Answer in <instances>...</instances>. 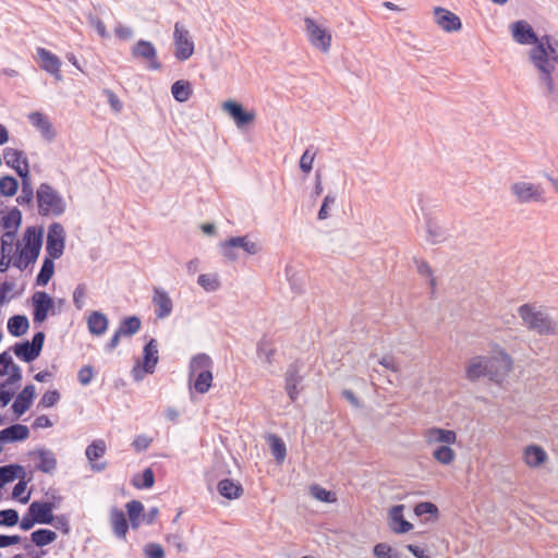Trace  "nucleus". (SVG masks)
<instances>
[{"label":"nucleus","instance_id":"obj_52","mask_svg":"<svg viewBox=\"0 0 558 558\" xmlns=\"http://www.w3.org/2000/svg\"><path fill=\"white\" fill-rule=\"evenodd\" d=\"M429 434L436 436V440L441 445H452L457 441V434L454 430L434 427L429 429Z\"/></svg>","mask_w":558,"mask_h":558},{"label":"nucleus","instance_id":"obj_28","mask_svg":"<svg viewBox=\"0 0 558 558\" xmlns=\"http://www.w3.org/2000/svg\"><path fill=\"white\" fill-rule=\"evenodd\" d=\"M217 489L220 496L229 500L238 499L244 494L242 484L232 478L220 480Z\"/></svg>","mask_w":558,"mask_h":558},{"label":"nucleus","instance_id":"obj_27","mask_svg":"<svg viewBox=\"0 0 558 558\" xmlns=\"http://www.w3.org/2000/svg\"><path fill=\"white\" fill-rule=\"evenodd\" d=\"M485 355H476L470 359L465 366V377L470 381H477L482 377H487L485 366Z\"/></svg>","mask_w":558,"mask_h":558},{"label":"nucleus","instance_id":"obj_4","mask_svg":"<svg viewBox=\"0 0 558 558\" xmlns=\"http://www.w3.org/2000/svg\"><path fill=\"white\" fill-rule=\"evenodd\" d=\"M485 361L487 378L495 384L502 383L513 367L512 357L502 348L494 351L493 355L485 356Z\"/></svg>","mask_w":558,"mask_h":558},{"label":"nucleus","instance_id":"obj_11","mask_svg":"<svg viewBox=\"0 0 558 558\" xmlns=\"http://www.w3.org/2000/svg\"><path fill=\"white\" fill-rule=\"evenodd\" d=\"M131 54L136 60L147 61L149 70H160L162 68L157 57V49L151 41L140 39L132 47Z\"/></svg>","mask_w":558,"mask_h":558},{"label":"nucleus","instance_id":"obj_16","mask_svg":"<svg viewBox=\"0 0 558 558\" xmlns=\"http://www.w3.org/2000/svg\"><path fill=\"white\" fill-rule=\"evenodd\" d=\"M404 508L405 506L400 504L392 506L389 510V527L396 534H405L413 529V524L403 515Z\"/></svg>","mask_w":558,"mask_h":558},{"label":"nucleus","instance_id":"obj_26","mask_svg":"<svg viewBox=\"0 0 558 558\" xmlns=\"http://www.w3.org/2000/svg\"><path fill=\"white\" fill-rule=\"evenodd\" d=\"M28 437L29 428L23 424H13L0 430V438L4 444L23 441Z\"/></svg>","mask_w":558,"mask_h":558},{"label":"nucleus","instance_id":"obj_31","mask_svg":"<svg viewBox=\"0 0 558 558\" xmlns=\"http://www.w3.org/2000/svg\"><path fill=\"white\" fill-rule=\"evenodd\" d=\"M109 326L108 317L98 311H94L87 318V327L92 335L101 336L104 335Z\"/></svg>","mask_w":558,"mask_h":558},{"label":"nucleus","instance_id":"obj_14","mask_svg":"<svg viewBox=\"0 0 558 558\" xmlns=\"http://www.w3.org/2000/svg\"><path fill=\"white\" fill-rule=\"evenodd\" d=\"M28 509L37 524L48 525L51 524L52 520L54 519V501L34 500L29 505Z\"/></svg>","mask_w":558,"mask_h":558},{"label":"nucleus","instance_id":"obj_61","mask_svg":"<svg viewBox=\"0 0 558 558\" xmlns=\"http://www.w3.org/2000/svg\"><path fill=\"white\" fill-rule=\"evenodd\" d=\"M126 518L142 517L144 512V505L136 499H133L125 505Z\"/></svg>","mask_w":558,"mask_h":558},{"label":"nucleus","instance_id":"obj_34","mask_svg":"<svg viewBox=\"0 0 558 558\" xmlns=\"http://www.w3.org/2000/svg\"><path fill=\"white\" fill-rule=\"evenodd\" d=\"M11 350L17 359L26 363H32L40 355V353L32 347L28 340L16 342L11 347Z\"/></svg>","mask_w":558,"mask_h":558},{"label":"nucleus","instance_id":"obj_24","mask_svg":"<svg viewBox=\"0 0 558 558\" xmlns=\"http://www.w3.org/2000/svg\"><path fill=\"white\" fill-rule=\"evenodd\" d=\"M110 523L113 534L120 539H125L129 532V521L123 510L112 507L110 509Z\"/></svg>","mask_w":558,"mask_h":558},{"label":"nucleus","instance_id":"obj_58","mask_svg":"<svg viewBox=\"0 0 558 558\" xmlns=\"http://www.w3.org/2000/svg\"><path fill=\"white\" fill-rule=\"evenodd\" d=\"M413 262L416 265V269L420 275L430 277L429 283L434 289L436 287V280L433 277V270L429 264L426 260L416 257L413 258Z\"/></svg>","mask_w":558,"mask_h":558},{"label":"nucleus","instance_id":"obj_18","mask_svg":"<svg viewBox=\"0 0 558 558\" xmlns=\"http://www.w3.org/2000/svg\"><path fill=\"white\" fill-rule=\"evenodd\" d=\"M435 22L447 33L458 32L462 28V22L458 15L441 7L434 9Z\"/></svg>","mask_w":558,"mask_h":558},{"label":"nucleus","instance_id":"obj_5","mask_svg":"<svg viewBox=\"0 0 558 558\" xmlns=\"http://www.w3.org/2000/svg\"><path fill=\"white\" fill-rule=\"evenodd\" d=\"M23 241L25 243L23 254L28 258V263H36L44 242V227H27L24 232Z\"/></svg>","mask_w":558,"mask_h":558},{"label":"nucleus","instance_id":"obj_13","mask_svg":"<svg viewBox=\"0 0 558 558\" xmlns=\"http://www.w3.org/2000/svg\"><path fill=\"white\" fill-rule=\"evenodd\" d=\"M302 368L303 364L299 361H294L288 365L284 374V389L291 402L296 401L301 391V388L299 387L304 379L303 375L301 374Z\"/></svg>","mask_w":558,"mask_h":558},{"label":"nucleus","instance_id":"obj_19","mask_svg":"<svg viewBox=\"0 0 558 558\" xmlns=\"http://www.w3.org/2000/svg\"><path fill=\"white\" fill-rule=\"evenodd\" d=\"M27 118L31 124L39 131L46 141L52 142L56 138V130L47 116L39 111H34L31 112Z\"/></svg>","mask_w":558,"mask_h":558},{"label":"nucleus","instance_id":"obj_53","mask_svg":"<svg viewBox=\"0 0 558 558\" xmlns=\"http://www.w3.org/2000/svg\"><path fill=\"white\" fill-rule=\"evenodd\" d=\"M106 452V444L104 440L98 439L94 440L90 445L87 446L85 454L87 459L93 462L102 457Z\"/></svg>","mask_w":558,"mask_h":558},{"label":"nucleus","instance_id":"obj_44","mask_svg":"<svg viewBox=\"0 0 558 558\" xmlns=\"http://www.w3.org/2000/svg\"><path fill=\"white\" fill-rule=\"evenodd\" d=\"M155 484V473L151 468H146L142 473H137L132 478V485L137 489H148Z\"/></svg>","mask_w":558,"mask_h":558},{"label":"nucleus","instance_id":"obj_43","mask_svg":"<svg viewBox=\"0 0 558 558\" xmlns=\"http://www.w3.org/2000/svg\"><path fill=\"white\" fill-rule=\"evenodd\" d=\"M229 245L235 248H241L248 255H256L259 252V246L256 242L248 239V235L231 236L229 238Z\"/></svg>","mask_w":558,"mask_h":558},{"label":"nucleus","instance_id":"obj_6","mask_svg":"<svg viewBox=\"0 0 558 558\" xmlns=\"http://www.w3.org/2000/svg\"><path fill=\"white\" fill-rule=\"evenodd\" d=\"M159 361L158 342L155 338H150L143 348L142 369L135 366L132 371L135 380H141L144 374H153Z\"/></svg>","mask_w":558,"mask_h":558},{"label":"nucleus","instance_id":"obj_46","mask_svg":"<svg viewBox=\"0 0 558 558\" xmlns=\"http://www.w3.org/2000/svg\"><path fill=\"white\" fill-rule=\"evenodd\" d=\"M19 181L10 174L0 178V194L5 197L14 196L19 191Z\"/></svg>","mask_w":558,"mask_h":558},{"label":"nucleus","instance_id":"obj_3","mask_svg":"<svg viewBox=\"0 0 558 558\" xmlns=\"http://www.w3.org/2000/svg\"><path fill=\"white\" fill-rule=\"evenodd\" d=\"M38 213L40 216L59 217L64 214L66 204L63 197L48 183H41L36 192Z\"/></svg>","mask_w":558,"mask_h":558},{"label":"nucleus","instance_id":"obj_55","mask_svg":"<svg viewBox=\"0 0 558 558\" xmlns=\"http://www.w3.org/2000/svg\"><path fill=\"white\" fill-rule=\"evenodd\" d=\"M19 523V512L15 509L0 510V525L12 527Z\"/></svg>","mask_w":558,"mask_h":558},{"label":"nucleus","instance_id":"obj_23","mask_svg":"<svg viewBox=\"0 0 558 558\" xmlns=\"http://www.w3.org/2000/svg\"><path fill=\"white\" fill-rule=\"evenodd\" d=\"M31 454L37 456L39 460L35 465L36 470L46 474H52L56 471L58 461L56 454L50 449L37 448Z\"/></svg>","mask_w":558,"mask_h":558},{"label":"nucleus","instance_id":"obj_20","mask_svg":"<svg viewBox=\"0 0 558 558\" xmlns=\"http://www.w3.org/2000/svg\"><path fill=\"white\" fill-rule=\"evenodd\" d=\"M153 304L155 305V315L159 319H163L172 313V300L161 288H154Z\"/></svg>","mask_w":558,"mask_h":558},{"label":"nucleus","instance_id":"obj_59","mask_svg":"<svg viewBox=\"0 0 558 558\" xmlns=\"http://www.w3.org/2000/svg\"><path fill=\"white\" fill-rule=\"evenodd\" d=\"M143 553L146 558H166V551L158 543H147L144 546Z\"/></svg>","mask_w":558,"mask_h":558},{"label":"nucleus","instance_id":"obj_29","mask_svg":"<svg viewBox=\"0 0 558 558\" xmlns=\"http://www.w3.org/2000/svg\"><path fill=\"white\" fill-rule=\"evenodd\" d=\"M524 462L532 468H538L548 459L547 452L539 445H529L523 451Z\"/></svg>","mask_w":558,"mask_h":558},{"label":"nucleus","instance_id":"obj_17","mask_svg":"<svg viewBox=\"0 0 558 558\" xmlns=\"http://www.w3.org/2000/svg\"><path fill=\"white\" fill-rule=\"evenodd\" d=\"M510 28L513 39L520 45L534 46L537 41V34L526 21H515L511 24Z\"/></svg>","mask_w":558,"mask_h":558},{"label":"nucleus","instance_id":"obj_21","mask_svg":"<svg viewBox=\"0 0 558 558\" xmlns=\"http://www.w3.org/2000/svg\"><path fill=\"white\" fill-rule=\"evenodd\" d=\"M37 54L40 59V68L51 74L57 81H61V60L59 57L45 48H38Z\"/></svg>","mask_w":558,"mask_h":558},{"label":"nucleus","instance_id":"obj_33","mask_svg":"<svg viewBox=\"0 0 558 558\" xmlns=\"http://www.w3.org/2000/svg\"><path fill=\"white\" fill-rule=\"evenodd\" d=\"M214 362L211 357L206 353H197L194 355L189 365V378L190 380L198 374L199 372H205L206 369L211 371Z\"/></svg>","mask_w":558,"mask_h":558},{"label":"nucleus","instance_id":"obj_35","mask_svg":"<svg viewBox=\"0 0 558 558\" xmlns=\"http://www.w3.org/2000/svg\"><path fill=\"white\" fill-rule=\"evenodd\" d=\"M29 328V320L26 315H13L8 320V331L13 337L24 336Z\"/></svg>","mask_w":558,"mask_h":558},{"label":"nucleus","instance_id":"obj_36","mask_svg":"<svg viewBox=\"0 0 558 558\" xmlns=\"http://www.w3.org/2000/svg\"><path fill=\"white\" fill-rule=\"evenodd\" d=\"M25 468L17 463H10L0 466V476H2L3 483L8 484L15 480H22L26 477Z\"/></svg>","mask_w":558,"mask_h":558},{"label":"nucleus","instance_id":"obj_54","mask_svg":"<svg viewBox=\"0 0 558 558\" xmlns=\"http://www.w3.org/2000/svg\"><path fill=\"white\" fill-rule=\"evenodd\" d=\"M373 555L375 558H400V554L387 543L376 544L373 547Z\"/></svg>","mask_w":558,"mask_h":558},{"label":"nucleus","instance_id":"obj_51","mask_svg":"<svg viewBox=\"0 0 558 558\" xmlns=\"http://www.w3.org/2000/svg\"><path fill=\"white\" fill-rule=\"evenodd\" d=\"M414 514L416 517L429 514L433 518V521H436L438 519L439 510L432 501H421L414 506Z\"/></svg>","mask_w":558,"mask_h":558},{"label":"nucleus","instance_id":"obj_40","mask_svg":"<svg viewBox=\"0 0 558 558\" xmlns=\"http://www.w3.org/2000/svg\"><path fill=\"white\" fill-rule=\"evenodd\" d=\"M171 93L178 102H185L192 96V84L185 80H178L171 85Z\"/></svg>","mask_w":558,"mask_h":558},{"label":"nucleus","instance_id":"obj_39","mask_svg":"<svg viewBox=\"0 0 558 558\" xmlns=\"http://www.w3.org/2000/svg\"><path fill=\"white\" fill-rule=\"evenodd\" d=\"M54 259L56 258L50 257V256H45L44 257L40 270H39V272L37 274V277H36V286L45 287V286L48 284L50 279L53 277V275H54Z\"/></svg>","mask_w":558,"mask_h":558},{"label":"nucleus","instance_id":"obj_60","mask_svg":"<svg viewBox=\"0 0 558 558\" xmlns=\"http://www.w3.org/2000/svg\"><path fill=\"white\" fill-rule=\"evenodd\" d=\"M312 149L313 146L306 148L300 159V169L305 173L311 172L313 168V161L316 156V151H312Z\"/></svg>","mask_w":558,"mask_h":558},{"label":"nucleus","instance_id":"obj_22","mask_svg":"<svg viewBox=\"0 0 558 558\" xmlns=\"http://www.w3.org/2000/svg\"><path fill=\"white\" fill-rule=\"evenodd\" d=\"M23 215L17 207L11 208L7 215L0 219V226L5 230L4 236L13 239L22 225Z\"/></svg>","mask_w":558,"mask_h":558},{"label":"nucleus","instance_id":"obj_57","mask_svg":"<svg viewBox=\"0 0 558 558\" xmlns=\"http://www.w3.org/2000/svg\"><path fill=\"white\" fill-rule=\"evenodd\" d=\"M311 494L314 498L323 502H332L336 500L332 492L327 490L317 484L311 486Z\"/></svg>","mask_w":558,"mask_h":558},{"label":"nucleus","instance_id":"obj_15","mask_svg":"<svg viewBox=\"0 0 558 558\" xmlns=\"http://www.w3.org/2000/svg\"><path fill=\"white\" fill-rule=\"evenodd\" d=\"M36 398V387L33 384L26 385L16 396L12 403V411L16 417L27 412Z\"/></svg>","mask_w":558,"mask_h":558},{"label":"nucleus","instance_id":"obj_25","mask_svg":"<svg viewBox=\"0 0 558 558\" xmlns=\"http://www.w3.org/2000/svg\"><path fill=\"white\" fill-rule=\"evenodd\" d=\"M19 177L22 181V191L21 194L16 197V202L19 205H29L34 198V191L31 182L29 174V162L25 160L24 172L19 171Z\"/></svg>","mask_w":558,"mask_h":558},{"label":"nucleus","instance_id":"obj_47","mask_svg":"<svg viewBox=\"0 0 558 558\" xmlns=\"http://www.w3.org/2000/svg\"><path fill=\"white\" fill-rule=\"evenodd\" d=\"M427 240L433 244L444 242L447 239L446 231L432 219L426 221Z\"/></svg>","mask_w":558,"mask_h":558},{"label":"nucleus","instance_id":"obj_45","mask_svg":"<svg viewBox=\"0 0 558 558\" xmlns=\"http://www.w3.org/2000/svg\"><path fill=\"white\" fill-rule=\"evenodd\" d=\"M213 372L209 369L195 374V379L193 384L195 391L202 395L206 393L213 385Z\"/></svg>","mask_w":558,"mask_h":558},{"label":"nucleus","instance_id":"obj_48","mask_svg":"<svg viewBox=\"0 0 558 558\" xmlns=\"http://www.w3.org/2000/svg\"><path fill=\"white\" fill-rule=\"evenodd\" d=\"M433 457L439 463L448 465L454 460L456 452L451 447L446 446V445H440V446L436 447V449L434 450Z\"/></svg>","mask_w":558,"mask_h":558},{"label":"nucleus","instance_id":"obj_8","mask_svg":"<svg viewBox=\"0 0 558 558\" xmlns=\"http://www.w3.org/2000/svg\"><path fill=\"white\" fill-rule=\"evenodd\" d=\"M34 324H43L50 313L54 314L53 299L45 291H36L32 295Z\"/></svg>","mask_w":558,"mask_h":558},{"label":"nucleus","instance_id":"obj_30","mask_svg":"<svg viewBox=\"0 0 558 558\" xmlns=\"http://www.w3.org/2000/svg\"><path fill=\"white\" fill-rule=\"evenodd\" d=\"M3 158L8 167L12 168L16 174L24 172L25 160L28 161L24 151L11 147L3 149Z\"/></svg>","mask_w":558,"mask_h":558},{"label":"nucleus","instance_id":"obj_62","mask_svg":"<svg viewBox=\"0 0 558 558\" xmlns=\"http://www.w3.org/2000/svg\"><path fill=\"white\" fill-rule=\"evenodd\" d=\"M104 94L107 97L108 104L110 105L112 111L120 113L123 109V102L120 100L117 94L109 88L104 89Z\"/></svg>","mask_w":558,"mask_h":558},{"label":"nucleus","instance_id":"obj_56","mask_svg":"<svg viewBox=\"0 0 558 558\" xmlns=\"http://www.w3.org/2000/svg\"><path fill=\"white\" fill-rule=\"evenodd\" d=\"M61 398L60 392L57 389L46 391L39 400L37 408H52Z\"/></svg>","mask_w":558,"mask_h":558},{"label":"nucleus","instance_id":"obj_32","mask_svg":"<svg viewBox=\"0 0 558 558\" xmlns=\"http://www.w3.org/2000/svg\"><path fill=\"white\" fill-rule=\"evenodd\" d=\"M512 193L518 197L520 202L526 203L530 201H537L539 198V193L537 189L526 182H518L511 186Z\"/></svg>","mask_w":558,"mask_h":558},{"label":"nucleus","instance_id":"obj_49","mask_svg":"<svg viewBox=\"0 0 558 558\" xmlns=\"http://www.w3.org/2000/svg\"><path fill=\"white\" fill-rule=\"evenodd\" d=\"M33 480V476L29 475L25 478H22L13 487V490H12V498L14 499H17L21 504H27L29 501V498H31V493L26 494L25 496H23V494L25 493L26 490V486L27 484Z\"/></svg>","mask_w":558,"mask_h":558},{"label":"nucleus","instance_id":"obj_12","mask_svg":"<svg viewBox=\"0 0 558 558\" xmlns=\"http://www.w3.org/2000/svg\"><path fill=\"white\" fill-rule=\"evenodd\" d=\"M304 23L310 43L322 51L327 52L331 45L330 33L326 28L320 27L312 17H305Z\"/></svg>","mask_w":558,"mask_h":558},{"label":"nucleus","instance_id":"obj_64","mask_svg":"<svg viewBox=\"0 0 558 558\" xmlns=\"http://www.w3.org/2000/svg\"><path fill=\"white\" fill-rule=\"evenodd\" d=\"M85 295H86V286L84 283L77 284L73 292V303H74L76 310L81 311L84 307Z\"/></svg>","mask_w":558,"mask_h":558},{"label":"nucleus","instance_id":"obj_63","mask_svg":"<svg viewBox=\"0 0 558 558\" xmlns=\"http://www.w3.org/2000/svg\"><path fill=\"white\" fill-rule=\"evenodd\" d=\"M50 525L60 530L63 534H69L71 532L69 517L66 514L54 515Z\"/></svg>","mask_w":558,"mask_h":558},{"label":"nucleus","instance_id":"obj_10","mask_svg":"<svg viewBox=\"0 0 558 558\" xmlns=\"http://www.w3.org/2000/svg\"><path fill=\"white\" fill-rule=\"evenodd\" d=\"M174 57L180 61H185L194 53V43L190 37V32L180 23H175L174 32Z\"/></svg>","mask_w":558,"mask_h":558},{"label":"nucleus","instance_id":"obj_38","mask_svg":"<svg viewBox=\"0 0 558 558\" xmlns=\"http://www.w3.org/2000/svg\"><path fill=\"white\" fill-rule=\"evenodd\" d=\"M267 441L275 460L278 464H281L287 457V447L283 439L276 434H269Z\"/></svg>","mask_w":558,"mask_h":558},{"label":"nucleus","instance_id":"obj_7","mask_svg":"<svg viewBox=\"0 0 558 558\" xmlns=\"http://www.w3.org/2000/svg\"><path fill=\"white\" fill-rule=\"evenodd\" d=\"M65 246V231L61 223L52 222L48 227L46 241V256L60 258L63 255Z\"/></svg>","mask_w":558,"mask_h":558},{"label":"nucleus","instance_id":"obj_50","mask_svg":"<svg viewBox=\"0 0 558 558\" xmlns=\"http://www.w3.org/2000/svg\"><path fill=\"white\" fill-rule=\"evenodd\" d=\"M197 283L207 292H215L220 288V281L216 274L199 275Z\"/></svg>","mask_w":558,"mask_h":558},{"label":"nucleus","instance_id":"obj_1","mask_svg":"<svg viewBox=\"0 0 558 558\" xmlns=\"http://www.w3.org/2000/svg\"><path fill=\"white\" fill-rule=\"evenodd\" d=\"M558 41L553 43L551 36L544 35L542 38L537 37V41L530 51V61L539 71L541 84L546 86V95L551 98L553 101L558 104V72L556 66L551 65L549 60V49L557 48Z\"/></svg>","mask_w":558,"mask_h":558},{"label":"nucleus","instance_id":"obj_42","mask_svg":"<svg viewBox=\"0 0 558 558\" xmlns=\"http://www.w3.org/2000/svg\"><path fill=\"white\" fill-rule=\"evenodd\" d=\"M57 537V533L49 529H38L31 534L32 543L40 548L52 544Z\"/></svg>","mask_w":558,"mask_h":558},{"label":"nucleus","instance_id":"obj_9","mask_svg":"<svg viewBox=\"0 0 558 558\" xmlns=\"http://www.w3.org/2000/svg\"><path fill=\"white\" fill-rule=\"evenodd\" d=\"M222 110L232 118L239 129L250 125L256 119L254 110H246L241 102L233 99L223 101Z\"/></svg>","mask_w":558,"mask_h":558},{"label":"nucleus","instance_id":"obj_37","mask_svg":"<svg viewBox=\"0 0 558 558\" xmlns=\"http://www.w3.org/2000/svg\"><path fill=\"white\" fill-rule=\"evenodd\" d=\"M256 354L259 359H264L266 364L272 363L276 349L271 339L264 335L256 344Z\"/></svg>","mask_w":558,"mask_h":558},{"label":"nucleus","instance_id":"obj_41","mask_svg":"<svg viewBox=\"0 0 558 558\" xmlns=\"http://www.w3.org/2000/svg\"><path fill=\"white\" fill-rule=\"evenodd\" d=\"M141 326V318L136 315H131L121 319L118 330L123 337H132L140 331Z\"/></svg>","mask_w":558,"mask_h":558},{"label":"nucleus","instance_id":"obj_2","mask_svg":"<svg viewBox=\"0 0 558 558\" xmlns=\"http://www.w3.org/2000/svg\"><path fill=\"white\" fill-rule=\"evenodd\" d=\"M518 315L529 330L541 336L557 335L556 322L545 312L536 311L532 304L525 303L519 306Z\"/></svg>","mask_w":558,"mask_h":558}]
</instances>
